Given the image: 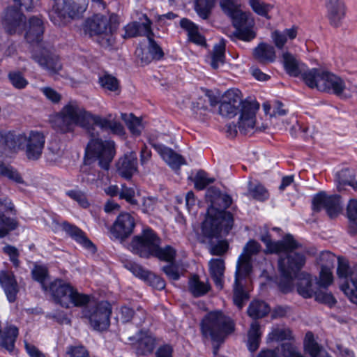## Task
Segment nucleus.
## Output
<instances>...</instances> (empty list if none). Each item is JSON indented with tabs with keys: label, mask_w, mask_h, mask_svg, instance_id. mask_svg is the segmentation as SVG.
<instances>
[{
	"label": "nucleus",
	"mask_w": 357,
	"mask_h": 357,
	"mask_svg": "<svg viewBox=\"0 0 357 357\" xmlns=\"http://www.w3.org/2000/svg\"><path fill=\"white\" fill-rule=\"evenodd\" d=\"M231 204V197L221 193L216 204L208 207L201 225L202 231L205 236L210 238L218 237L222 231L225 236L229 234L234 227V218L233 213L227 209Z\"/></svg>",
	"instance_id": "f257e3e1"
},
{
	"label": "nucleus",
	"mask_w": 357,
	"mask_h": 357,
	"mask_svg": "<svg viewBox=\"0 0 357 357\" xmlns=\"http://www.w3.org/2000/svg\"><path fill=\"white\" fill-rule=\"evenodd\" d=\"M45 144V136L40 131L31 130L27 137L24 132L0 130V148L10 152L25 149L26 156L31 160L41 157Z\"/></svg>",
	"instance_id": "f03ea898"
},
{
	"label": "nucleus",
	"mask_w": 357,
	"mask_h": 357,
	"mask_svg": "<svg viewBox=\"0 0 357 357\" xmlns=\"http://www.w3.org/2000/svg\"><path fill=\"white\" fill-rule=\"evenodd\" d=\"M235 328L234 321L220 310L207 312L200 322L202 337L212 342L214 356L218 354L221 344Z\"/></svg>",
	"instance_id": "7ed1b4c3"
},
{
	"label": "nucleus",
	"mask_w": 357,
	"mask_h": 357,
	"mask_svg": "<svg viewBox=\"0 0 357 357\" xmlns=\"http://www.w3.org/2000/svg\"><path fill=\"white\" fill-rule=\"evenodd\" d=\"M91 295L80 293L73 286L68 295L69 304L77 307H84L82 317L87 319L95 331H104L110 326V317L112 312L111 304L107 301H101L94 305L87 307L91 302Z\"/></svg>",
	"instance_id": "20e7f679"
},
{
	"label": "nucleus",
	"mask_w": 357,
	"mask_h": 357,
	"mask_svg": "<svg viewBox=\"0 0 357 357\" xmlns=\"http://www.w3.org/2000/svg\"><path fill=\"white\" fill-rule=\"evenodd\" d=\"M120 25L118 14L110 13L107 17L103 14L96 13L87 17L83 24L85 35L90 38L96 36L97 43L103 48H112L115 42L114 35Z\"/></svg>",
	"instance_id": "39448f33"
},
{
	"label": "nucleus",
	"mask_w": 357,
	"mask_h": 357,
	"mask_svg": "<svg viewBox=\"0 0 357 357\" xmlns=\"http://www.w3.org/2000/svg\"><path fill=\"white\" fill-rule=\"evenodd\" d=\"M86 113L85 109H79L76 101H70L51 119L52 127L56 132L67 134L74 132L75 126L79 124L90 132L94 128L86 119Z\"/></svg>",
	"instance_id": "423d86ee"
},
{
	"label": "nucleus",
	"mask_w": 357,
	"mask_h": 357,
	"mask_svg": "<svg viewBox=\"0 0 357 357\" xmlns=\"http://www.w3.org/2000/svg\"><path fill=\"white\" fill-rule=\"evenodd\" d=\"M93 130L91 129L89 132L91 139L86 148L84 162L91 165L98 160L99 166L107 170L116 154L115 142L113 140H102L98 137V133L96 137Z\"/></svg>",
	"instance_id": "0eeeda50"
},
{
	"label": "nucleus",
	"mask_w": 357,
	"mask_h": 357,
	"mask_svg": "<svg viewBox=\"0 0 357 357\" xmlns=\"http://www.w3.org/2000/svg\"><path fill=\"white\" fill-rule=\"evenodd\" d=\"M161 238L152 228H144L140 234L135 235L128 244V249L143 259H150Z\"/></svg>",
	"instance_id": "6e6552de"
},
{
	"label": "nucleus",
	"mask_w": 357,
	"mask_h": 357,
	"mask_svg": "<svg viewBox=\"0 0 357 357\" xmlns=\"http://www.w3.org/2000/svg\"><path fill=\"white\" fill-rule=\"evenodd\" d=\"M341 199L338 194L328 195L326 191L321 190L313 195L311 208L315 213L324 209L330 218H334L342 211Z\"/></svg>",
	"instance_id": "1a4fd4ad"
},
{
	"label": "nucleus",
	"mask_w": 357,
	"mask_h": 357,
	"mask_svg": "<svg viewBox=\"0 0 357 357\" xmlns=\"http://www.w3.org/2000/svg\"><path fill=\"white\" fill-rule=\"evenodd\" d=\"M85 8L73 0H63L61 6H57L50 15V20L58 26H66L70 20L82 17Z\"/></svg>",
	"instance_id": "9d476101"
},
{
	"label": "nucleus",
	"mask_w": 357,
	"mask_h": 357,
	"mask_svg": "<svg viewBox=\"0 0 357 357\" xmlns=\"http://www.w3.org/2000/svg\"><path fill=\"white\" fill-rule=\"evenodd\" d=\"M260 240L265 244L266 254H280L282 252H290L302 248V244L295 239L289 233L285 234L281 240L273 241L271 235L266 231L260 236Z\"/></svg>",
	"instance_id": "9b49d317"
},
{
	"label": "nucleus",
	"mask_w": 357,
	"mask_h": 357,
	"mask_svg": "<svg viewBox=\"0 0 357 357\" xmlns=\"http://www.w3.org/2000/svg\"><path fill=\"white\" fill-rule=\"evenodd\" d=\"M230 20L235 29L234 35L236 38L244 42H250L256 38L257 33L253 30L255 21L250 17V13L241 10Z\"/></svg>",
	"instance_id": "f8f14e48"
},
{
	"label": "nucleus",
	"mask_w": 357,
	"mask_h": 357,
	"mask_svg": "<svg viewBox=\"0 0 357 357\" xmlns=\"http://www.w3.org/2000/svg\"><path fill=\"white\" fill-rule=\"evenodd\" d=\"M17 210L10 199L0 198V238H4L18 227Z\"/></svg>",
	"instance_id": "ddd939ff"
},
{
	"label": "nucleus",
	"mask_w": 357,
	"mask_h": 357,
	"mask_svg": "<svg viewBox=\"0 0 357 357\" xmlns=\"http://www.w3.org/2000/svg\"><path fill=\"white\" fill-rule=\"evenodd\" d=\"M135 227V217L128 212L122 211L116 216L109 231L114 239L123 242L133 234Z\"/></svg>",
	"instance_id": "4468645a"
},
{
	"label": "nucleus",
	"mask_w": 357,
	"mask_h": 357,
	"mask_svg": "<svg viewBox=\"0 0 357 357\" xmlns=\"http://www.w3.org/2000/svg\"><path fill=\"white\" fill-rule=\"evenodd\" d=\"M123 266L133 275L152 288L160 291L165 288V280L161 276L146 269L141 264L132 260H127L124 262Z\"/></svg>",
	"instance_id": "2eb2a0df"
},
{
	"label": "nucleus",
	"mask_w": 357,
	"mask_h": 357,
	"mask_svg": "<svg viewBox=\"0 0 357 357\" xmlns=\"http://www.w3.org/2000/svg\"><path fill=\"white\" fill-rule=\"evenodd\" d=\"M345 89L346 84L341 77L327 70H322L319 91L340 96Z\"/></svg>",
	"instance_id": "dca6fc26"
},
{
	"label": "nucleus",
	"mask_w": 357,
	"mask_h": 357,
	"mask_svg": "<svg viewBox=\"0 0 357 357\" xmlns=\"http://www.w3.org/2000/svg\"><path fill=\"white\" fill-rule=\"evenodd\" d=\"M49 291L54 302L63 308L70 307L68 295L72 291L73 286L62 278H55L49 284Z\"/></svg>",
	"instance_id": "f3484780"
},
{
	"label": "nucleus",
	"mask_w": 357,
	"mask_h": 357,
	"mask_svg": "<svg viewBox=\"0 0 357 357\" xmlns=\"http://www.w3.org/2000/svg\"><path fill=\"white\" fill-rule=\"evenodd\" d=\"M240 93V91L237 89L228 90L225 93L223 100L219 105L220 115L231 119L239 113L241 104L242 103Z\"/></svg>",
	"instance_id": "a211bd4d"
},
{
	"label": "nucleus",
	"mask_w": 357,
	"mask_h": 357,
	"mask_svg": "<svg viewBox=\"0 0 357 357\" xmlns=\"http://www.w3.org/2000/svg\"><path fill=\"white\" fill-rule=\"evenodd\" d=\"M282 253L285 254V257H280L278 260L279 271H287L296 276L306 263L305 255L295 250Z\"/></svg>",
	"instance_id": "6ab92c4d"
},
{
	"label": "nucleus",
	"mask_w": 357,
	"mask_h": 357,
	"mask_svg": "<svg viewBox=\"0 0 357 357\" xmlns=\"http://www.w3.org/2000/svg\"><path fill=\"white\" fill-rule=\"evenodd\" d=\"M62 230L66 232L72 239L84 248L96 252V245L88 238L86 233L77 225L66 220L63 221L60 225Z\"/></svg>",
	"instance_id": "aec40b11"
},
{
	"label": "nucleus",
	"mask_w": 357,
	"mask_h": 357,
	"mask_svg": "<svg viewBox=\"0 0 357 357\" xmlns=\"http://www.w3.org/2000/svg\"><path fill=\"white\" fill-rule=\"evenodd\" d=\"M152 147L174 170L179 169L182 165L186 164L185 158L170 147L162 144H152Z\"/></svg>",
	"instance_id": "412c9836"
},
{
	"label": "nucleus",
	"mask_w": 357,
	"mask_h": 357,
	"mask_svg": "<svg viewBox=\"0 0 357 357\" xmlns=\"http://www.w3.org/2000/svg\"><path fill=\"white\" fill-rule=\"evenodd\" d=\"M327 10V17L330 24L333 27H339L346 15V6L343 0H325Z\"/></svg>",
	"instance_id": "4be33fe9"
},
{
	"label": "nucleus",
	"mask_w": 357,
	"mask_h": 357,
	"mask_svg": "<svg viewBox=\"0 0 357 357\" xmlns=\"http://www.w3.org/2000/svg\"><path fill=\"white\" fill-rule=\"evenodd\" d=\"M259 109V104L257 101L243 100L240 107L238 128H244L245 126L248 128H253L255 126V115Z\"/></svg>",
	"instance_id": "5701e85b"
},
{
	"label": "nucleus",
	"mask_w": 357,
	"mask_h": 357,
	"mask_svg": "<svg viewBox=\"0 0 357 357\" xmlns=\"http://www.w3.org/2000/svg\"><path fill=\"white\" fill-rule=\"evenodd\" d=\"M0 285L8 301L10 303L15 302L20 289L15 275L12 271L5 270L0 271Z\"/></svg>",
	"instance_id": "b1692460"
},
{
	"label": "nucleus",
	"mask_w": 357,
	"mask_h": 357,
	"mask_svg": "<svg viewBox=\"0 0 357 357\" xmlns=\"http://www.w3.org/2000/svg\"><path fill=\"white\" fill-rule=\"evenodd\" d=\"M44 31L43 21L36 16H32L29 19L24 38L29 44H38L43 40Z\"/></svg>",
	"instance_id": "393cba45"
},
{
	"label": "nucleus",
	"mask_w": 357,
	"mask_h": 357,
	"mask_svg": "<svg viewBox=\"0 0 357 357\" xmlns=\"http://www.w3.org/2000/svg\"><path fill=\"white\" fill-rule=\"evenodd\" d=\"M145 22L139 23L137 21H133L124 26V33L121 34V38L127 40L137 36H146L148 33H151L152 22L146 15H145Z\"/></svg>",
	"instance_id": "a878e982"
},
{
	"label": "nucleus",
	"mask_w": 357,
	"mask_h": 357,
	"mask_svg": "<svg viewBox=\"0 0 357 357\" xmlns=\"http://www.w3.org/2000/svg\"><path fill=\"white\" fill-rule=\"evenodd\" d=\"M26 17L22 12L21 7L13 6L8 8L4 17V24L8 32L13 34L17 29L25 24Z\"/></svg>",
	"instance_id": "bb28decb"
},
{
	"label": "nucleus",
	"mask_w": 357,
	"mask_h": 357,
	"mask_svg": "<svg viewBox=\"0 0 357 357\" xmlns=\"http://www.w3.org/2000/svg\"><path fill=\"white\" fill-rule=\"evenodd\" d=\"M33 59L43 68L50 72L56 73L61 70L59 57L45 49L42 50L38 54H35Z\"/></svg>",
	"instance_id": "cd10ccee"
},
{
	"label": "nucleus",
	"mask_w": 357,
	"mask_h": 357,
	"mask_svg": "<svg viewBox=\"0 0 357 357\" xmlns=\"http://www.w3.org/2000/svg\"><path fill=\"white\" fill-rule=\"evenodd\" d=\"M180 26L187 32L190 42L202 47L206 46V38L199 32L197 24L190 19L184 17L180 20Z\"/></svg>",
	"instance_id": "c85d7f7f"
},
{
	"label": "nucleus",
	"mask_w": 357,
	"mask_h": 357,
	"mask_svg": "<svg viewBox=\"0 0 357 357\" xmlns=\"http://www.w3.org/2000/svg\"><path fill=\"white\" fill-rule=\"evenodd\" d=\"M253 57L261 64L273 63L276 59V53L273 46L260 43L253 50Z\"/></svg>",
	"instance_id": "c756f323"
},
{
	"label": "nucleus",
	"mask_w": 357,
	"mask_h": 357,
	"mask_svg": "<svg viewBox=\"0 0 357 357\" xmlns=\"http://www.w3.org/2000/svg\"><path fill=\"white\" fill-rule=\"evenodd\" d=\"M296 290L304 298H312L316 292L313 289V280L309 273L303 272L298 277Z\"/></svg>",
	"instance_id": "7c9ffc66"
},
{
	"label": "nucleus",
	"mask_w": 357,
	"mask_h": 357,
	"mask_svg": "<svg viewBox=\"0 0 357 357\" xmlns=\"http://www.w3.org/2000/svg\"><path fill=\"white\" fill-rule=\"evenodd\" d=\"M137 158L125 155L117 162L119 174L126 179H130L134 173L137 170Z\"/></svg>",
	"instance_id": "2f4dec72"
},
{
	"label": "nucleus",
	"mask_w": 357,
	"mask_h": 357,
	"mask_svg": "<svg viewBox=\"0 0 357 357\" xmlns=\"http://www.w3.org/2000/svg\"><path fill=\"white\" fill-rule=\"evenodd\" d=\"M222 233L220 231V235L218 237H213L211 238L205 236L203 232L201 231V238H202V242L204 243L207 241L211 247V254L215 256H222L227 252L229 248V243L226 240H222Z\"/></svg>",
	"instance_id": "473e14b6"
},
{
	"label": "nucleus",
	"mask_w": 357,
	"mask_h": 357,
	"mask_svg": "<svg viewBox=\"0 0 357 357\" xmlns=\"http://www.w3.org/2000/svg\"><path fill=\"white\" fill-rule=\"evenodd\" d=\"M225 261L222 259H213L210 263V274L211 278L219 289H222L224 287V272Z\"/></svg>",
	"instance_id": "72a5a7b5"
},
{
	"label": "nucleus",
	"mask_w": 357,
	"mask_h": 357,
	"mask_svg": "<svg viewBox=\"0 0 357 357\" xmlns=\"http://www.w3.org/2000/svg\"><path fill=\"white\" fill-rule=\"evenodd\" d=\"M271 311L268 303L261 300H254L248 305L247 313L250 317L257 321L266 317Z\"/></svg>",
	"instance_id": "f704fd0d"
},
{
	"label": "nucleus",
	"mask_w": 357,
	"mask_h": 357,
	"mask_svg": "<svg viewBox=\"0 0 357 357\" xmlns=\"http://www.w3.org/2000/svg\"><path fill=\"white\" fill-rule=\"evenodd\" d=\"M98 82L100 88L105 92L109 91L119 95L121 91L120 81L108 73L99 76Z\"/></svg>",
	"instance_id": "c9c22d12"
},
{
	"label": "nucleus",
	"mask_w": 357,
	"mask_h": 357,
	"mask_svg": "<svg viewBox=\"0 0 357 357\" xmlns=\"http://www.w3.org/2000/svg\"><path fill=\"white\" fill-rule=\"evenodd\" d=\"M303 351L310 357H319L320 354L324 351V347L316 341L312 331H307L305 335Z\"/></svg>",
	"instance_id": "e433bc0d"
},
{
	"label": "nucleus",
	"mask_w": 357,
	"mask_h": 357,
	"mask_svg": "<svg viewBox=\"0 0 357 357\" xmlns=\"http://www.w3.org/2000/svg\"><path fill=\"white\" fill-rule=\"evenodd\" d=\"M156 344L155 337L148 334L140 337L135 344V351L138 356H147L151 354Z\"/></svg>",
	"instance_id": "4c0bfd02"
},
{
	"label": "nucleus",
	"mask_w": 357,
	"mask_h": 357,
	"mask_svg": "<svg viewBox=\"0 0 357 357\" xmlns=\"http://www.w3.org/2000/svg\"><path fill=\"white\" fill-rule=\"evenodd\" d=\"M161 241L157 243L155 249L153 253L152 257L157 258L161 261L175 262L177 252L176 250L170 245H166L164 247H161Z\"/></svg>",
	"instance_id": "58836bf2"
},
{
	"label": "nucleus",
	"mask_w": 357,
	"mask_h": 357,
	"mask_svg": "<svg viewBox=\"0 0 357 357\" xmlns=\"http://www.w3.org/2000/svg\"><path fill=\"white\" fill-rule=\"evenodd\" d=\"M261 336L260 324L257 321H252L248 332V349L250 351L255 352L259 349Z\"/></svg>",
	"instance_id": "ea45409f"
},
{
	"label": "nucleus",
	"mask_w": 357,
	"mask_h": 357,
	"mask_svg": "<svg viewBox=\"0 0 357 357\" xmlns=\"http://www.w3.org/2000/svg\"><path fill=\"white\" fill-rule=\"evenodd\" d=\"M284 69L291 77H298L301 74L298 62L295 56L289 52L282 54Z\"/></svg>",
	"instance_id": "a19ab883"
},
{
	"label": "nucleus",
	"mask_w": 357,
	"mask_h": 357,
	"mask_svg": "<svg viewBox=\"0 0 357 357\" xmlns=\"http://www.w3.org/2000/svg\"><path fill=\"white\" fill-rule=\"evenodd\" d=\"M252 270L251 258L240 255L236 264L235 280H240L245 278L250 274Z\"/></svg>",
	"instance_id": "79ce46f5"
},
{
	"label": "nucleus",
	"mask_w": 357,
	"mask_h": 357,
	"mask_svg": "<svg viewBox=\"0 0 357 357\" xmlns=\"http://www.w3.org/2000/svg\"><path fill=\"white\" fill-rule=\"evenodd\" d=\"M215 2V0H195L194 3L195 11L202 20H207L212 13Z\"/></svg>",
	"instance_id": "37998d69"
},
{
	"label": "nucleus",
	"mask_w": 357,
	"mask_h": 357,
	"mask_svg": "<svg viewBox=\"0 0 357 357\" xmlns=\"http://www.w3.org/2000/svg\"><path fill=\"white\" fill-rule=\"evenodd\" d=\"M225 52L226 45L223 40L214 45L211 61L212 68L218 69L220 64H224L225 63Z\"/></svg>",
	"instance_id": "c03bdc74"
},
{
	"label": "nucleus",
	"mask_w": 357,
	"mask_h": 357,
	"mask_svg": "<svg viewBox=\"0 0 357 357\" xmlns=\"http://www.w3.org/2000/svg\"><path fill=\"white\" fill-rule=\"evenodd\" d=\"M248 190L252 198L258 202H264L269 199L268 190L261 183L253 184L252 182H249Z\"/></svg>",
	"instance_id": "a18cd8bd"
},
{
	"label": "nucleus",
	"mask_w": 357,
	"mask_h": 357,
	"mask_svg": "<svg viewBox=\"0 0 357 357\" xmlns=\"http://www.w3.org/2000/svg\"><path fill=\"white\" fill-rule=\"evenodd\" d=\"M189 289L195 297H200L206 294L211 287L202 282L197 275H195L189 281Z\"/></svg>",
	"instance_id": "49530a36"
},
{
	"label": "nucleus",
	"mask_w": 357,
	"mask_h": 357,
	"mask_svg": "<svg viewBox=\"0 0 357 357\" xmlns=\"http://www.w3.org/2000/svg\"><path fill=\"white\" fill-rule=\"evenodd\" d=\"M321 69L312 68L302 75L305 84L311 89H317L319 91V83H321Z\"/></svg>",
	"instance_id": "de8ad7c7"
},
{
	"label": "nucleus",
	"mask_w": 357,
	"mask_h": 357,
	"mask_svg": "<svg viewBox=\"0 0 357 357\" xmlns=\"http://www.w3.org/2000/svg\"><path fill=\"white\" fill-rule=\"evenodd\" d=\"M148 40L147 48L153 58L155 61H162L165 57V53L161 46L153 38V32L148 33L146 36Z\"/></svg>",
	"instance_id": "09e8293b"
},
{
	"label": "nucleus",
	"mask_w": 357,
	"mask_h": 357,
	"mask_svg": "<svg viewBox=\"0 0 357 357\" xmlns=\"http://www.w3.org/2000/svg\"><path fill=\"white\" fill-rule=\"evenodd\" d=\"M281 278L278 282L279 291L283 294H287L294 290L293 279L296 275L289 271H280Z\"/></svg>",
	"instance_id": "8fccbe9b"
},
{
	"label": "nucleus",
	"mask_w": 357,
	"mask_h": 357,
	"mask_svg": "<svg viewBox=\"0 0 357 357\" xmlns=\"http://www.w3.org/2000/svg\"><path fill=\"white\" fill-rule=\"evenodd\" d=\"M249 298L248 293L245 290L243 285L239 280H235L234 287V303L238 307L242 308L244 301Z\"/></svg>",
	"instance_id": "3c124183"
},
{
	"label": "nucleus",
	"mask_w": 357,
	"mask_h": 357,
	"mask_svg": "<svg viewBox=\"0 0 357 357\" xmlns=\"http://www.w3.org/2000/svg\"><path fill=\"white\" fill-rule=\"evenodd\" d=\"M0 175L17 183L23 184L24 181L20 172L13 167L0 163Z\"/></svg>",
	"instance_id": "603ef678"
},
{
	"label": "nucleus",
	"mask_w": 357,
	"mask_h": 357,
	"mask_svg": "<svg viewBox=\"0 0 357 357\" xmlns=\"http://www.w3.org/2000/svg\"><path fill=\"white\" fill-rule=\"evenodd\" d=\"M249 4L256 14L267 20L271 19L268 13L273 8V5L261 1V0H249Z\"/></svg>",
	"instance_id": "864d4df0"
},
{
	"label": "nucleus",
	"mask_w": 357,
	"mask_h": 357,
	"mask_svg": "<svg viewBox=\"0 0 357 357\" xmlns=\"http://www.w3.org/2000/svg\"><path fill=\"white\" fill-rule=\"evenodd\" d=\"M119 199H124L132 208H138V201L135 199V190L133 188L128 187L126 183L121 185Z\"/></svg>",
	"instance_id": "5fc2aeb1"
},
{
	"label": "nucleus",
	"mask_w": 357,
	"mask_h": 357,
	"mask_svg": "<svg viewBox=\"0 0 357 357\" xmlns=\"http://www.w3.org/2000/svg\"><path fill=\"white\" fill-rule=\"evenodd\" d=\"M215 181L214 178L208 177V174L204 170L199 169L193 178L194 187L197 190H203Z\"/></svg>",
	"instance_id": "6e6d98bb"
},
{
	"label": "nucleus",
	"mask_w": 357,
	"mask_h": 357,
	"mask_svg": "<svg viewBox=\"0 0 357 357\" xmlns=\"http://www.w3.org/2000/svg\"><path fill=\"white\" fill-rule=\"evenodd\" d=\"M66 195L76 202L83 208H88L90 203L84 192L78 189H72L66 191Z\"/></svg>",
	"instance_id": "4d7b16f0"
},
{
	"label": "nucleus",
	"mask_w": 357,
	"mask_h": 357,
	"mask_svg": "<svg viewBox=\"0 0 357 357\" xmlns=\"http://www.w3.org/2000/svg\"><path fill=\"white\" fill-rule=\"evenodd\" d=\"M220 6L223 13L230 19L241 10L236 0H220Z\"/></svg>",
	"instance_id": "13d9d810"
},
{
	"label": "nucleus",
	"mask_w": 357,
	"mask_h": 357,
	"mask_svg": "<svg viewBox=\"0 0 357 357\" xmlns=\"http://www.w3.org/2000/svg\"><path fill=\"white\" fill-rule=\"evenodd\" d=\"M86 119L89 121V119L93 121V125L98 126L102 130H109L112 120L108 119L105 117H102L98 114H93L91 112L86 111Z\"/></svg>",
	"instance_id": "bf43d9fd"
},
{
	"label": "nucleus",
	"mask_w": 357,
	"mask_h": 357,
	"mask_svg": "<svg viewBox=\"0 0 357 357\" xmlns=\"http://www.w3.org/2000/svg\"><path fill=\"white\" fill-rule=\"evenodd\" d=\"M8 77L10 83L15 89H23L29 84L27 79L20 71H11L8 73Z\"/></svg>",
	"instance_id": "052dcab7"
},
{
	"label": "nucleus",
	"mask_w": 357,
	"mask_h": 357,
	"mask_svg": "<svg viewBox=\"0 0 357 357\" xmlns=\"http://www.w3.org/2000/svg\"><path fill=\"white\" fill-rule=\"evenodd\" d=\"M31 276L33 280L44 284L49 276V271L46 266L35 264L31 270Z\"/></svg>",
	"instance_id": "680f3d73"
},
{
	"label": "nucleus",
	"mask_w": 357,
	"mask_h": 357,
	"mask_svg": "<svg viewBox=\"0 0 357 357\" xmlns=\"http://www.w3.org/2000/svg\"><path fill=\"white\" fill-rule=\"evenodd\" d=\"M261 246L259 242L255 239H250L243 248L241 255L252 259L253 255H256L261 251Z\"/></svg>",
	"instance_id": "e2e57ef3"
},
{
	"label": "nucleus",
	"mask_w": 357,
	"mask_h": 357,
	"mask_svg": "<svg viewBox=\"0 0 357 357\" xmlns=\"http://www.w3.org/2000/svg\"><path fill=\"white\" fill-rule=\"evenodd\" d=\"M89 352L82 344L69 345L67 347L66 357H89Z\"/></svg>",
	"instance_id": "0e129e2a"
},
{
	"label": "nucleus",
	"mask_w": 357,
	"mask_h": 357,
	"mask_svg": "<svg viewBox=\"0 0 357 357\" xmlns=\"http://www.w3.org/2000/svg\"><path fill=\"white\" fill-rule=\"evenodd\" d=\"M268 336L271 340L277 342L293 339L292 332L289 328L275 329Z\"/></svg>",
	"instance_id": "69168bd1"
},
{
	"label": "nucleus",
	"mask_w": 357,
	"mask_h": 357,
	"mask_svg": "<svg viewBox=\"0 0 357 357\" xmlns=\"http://www.w3.org/2000/svg\"><path fill=\"white\" fill-rule=\"evenodd\" d=\"M162 272L171 280H178L180 279V273L178 266L175 262H168L162 268Z\"/></svg>",
	"instance_id": "338daca9"
},
{
	"label": "nucleus",
	"mask_w": 357,
	"mask_h": 357,
	"mask_svg": "<svg viewBox=\"0 0 357 357\" xmlns=\"http://www.w3.org/2000/svg\"><path fill=\"white\" fill-rule=\"evenodd\" d=\"M135 56L140 61L142 66H148L154 61L148 48L142 46L137 47L135 50Z\"/></svg>",
	"instance_id": "774afa93"
}]
</instances>
